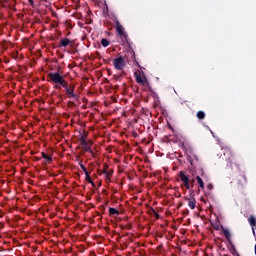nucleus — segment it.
Here are the masks:
<instances>
[{"mask_svg":"<svg viewBox=\"0 0 256 256\" xmlns=\"http://www.w3.org/2000/svg\"><path fill=\"white\" fill-rule=\"evenodd\" d=\"M48 77L55 85H61V87L66 86L67 81H65V78L59 72L49 73Z\"/></svg>","mask_w":256,"mask_h":256,"instance_id":"f257e3e1","label":"nucleus"},{"mask_svg":"<svg viewBox=\"0 0 256 256\" xmlns=\"http://www.w3.org/2000/svg\"><path fill=\"white\" fill-rule=\"evenodd\" d=\"M113 65L115 69H117V71L123 70V68L125 67V58H123V56L115 58L113 60Z\"/></svg>","mask_w":256,"mask_h":256,"instance_id":"f03ea898","label":"nucleus"},{"mask_svg":"<svg viewBox=\"0 0 256 256\" xmlns=\"http://www.w3.org/2000/svg\"><path fill=\"white\" fill-rule=\"evenodd\" d=\"M65 85H66V86H62V87L65 89V91H66L68 97H70V98H72V99H77V96H76V94H75V86H71V85L69 86V85L67 84V82L65 83Z\"/></svg>","mask_w":256,"mask_h":256,"instance_id":"7ed1b4c3","label":"nucleus"},{"mask_svg":"<svg viewBox=\"0 0 256 256\" xmlns=\"http://www.w3.org/2000/svg\"><path fill=\"white\" fill-rule=\"evenodd\" d=\"M116 31H117L119 37H121V39H123L124 41L127 40V33H125V28H123V26L121 24L117 23Z\"/></svg>","mask_w":256,"mask_h":256,"instance_id":"20e7f679","label":"nucleus"},{"mask_svg":"<svg viewBox=\"0 0 256 256\" xmlns=\"http://www.w3.org/2000/svg\"><path fill=\"white\" fill-rule=\"evenodd\" d=\"M116 31H117L119 37H121V39H123L124 41L127 40V33H125V28H123V26L121 24L117 23Z\"/></svg>","mask_w":256,"mask_h":256,"instance_id":"39448f33","label":"nucleus"},{"mask_svg":"<svg viewBox=\"0 0 256 256\" xmlns=\"http://www.w3.org/2000/svg\"><path fill=\"white\" fill-rule=\"evenodd\" d=\"M186 201H188V207H190V209H195L197 201L195 200L194 197H186Z\"/></svg>","mask_w":256,"mask_h":256,"instance_id":"423d86ee","label":"nucleus"},{"mask_svg":"<svg viewBox=\"0 0 256 256\" xmlns=\"http://www.w3.org/2000/svg\"><path fill=\"white\" fill-rule=\"evenodd\" d=\"M223 235L226 237V239H228V241L231 239V232L229 231V229L227 228H223Z\"/></svg>","mask_w":256,"mask_h":256,"instance_id":"0eeeda50","label":"nucleus"},{"mask_svg":"<svg viewBox=\"0 0 256 256\" xmlns=\"http://www.w3.org/2000/svg\"><path fill=\"white\" fill-rule=\"evenodd\" d=\"M180 179L183 181V183L189 182V177H187V175H185L183 172H180Z\"/></svg>","mask_w":256,"mask_h":256,"instance_id":"6e6552de","label":"nucleus"},{"mask_svg":"<svg viewBox=\"0 0 256 256\" xmlns=\"http://www.w3.org/2000/svg\"><path fill=\"white\" fill-rule=\"evenodd\" d=\"M70 43H71V40H69L68 38H65V39L61 40L60 45L62 47H67V45H69Z\"/></svg>","mask_w":256,"mask_h":256,"instance_id":"1a4fd4ad","label":"nucleus"},{"mask_svg":"<svg viewBox=\"0 0 256 256\" xmlns=\"http://www.w3.org/2000/svg\"><path fill=\"white\" fill-rule=\"evenodd\" d=\"M196 180H197V183L200 185L201 189H204L205 184L203 183V179H201V177L197 176Z\"/></svg>","mask_w":256,"mask_h":256,"instance_id":"9d476101","label":"nucleus"},{"mask_svg":"<svg viewBox=\"0 0 256 256\" xmlns=\"http://www.w3.org/2000/svg\"><path fill=\"white\" fill-rule=\"evenodd\" d=\"M110 215H119V210L115 208H109Z\"/></svg>","mask_w":256,"mask_h":256,"instance_id":"9b49d317","label":"nucleus"},{"mask_svg":"<svg viewBox=\"0 0 256 256\" xmlns=\"http://www.w3.org/2000/svg\"><path fill=\"white\" fill-rule=\"evenodd\" d=\"M250 225H252V227H255L256 225V219L255 217L251 216L249 219H248Z\"/></svg>","mask_w":256,"mask_h":256,"instance_id":"f8f14e48","label":"nucleus"},{"mask_svg":"<svg viewBox=\"0 0 256 256\" xmlns=\"http://www.w3.org/2000/svg\"><path fill=\"white\" fill-rule=\"evenodd\" d=\"M196 115L199 119H205V112L203 111H198Z\"/></svg>","mask_w":256,"mask_h":256,"instance_id":"ddd939ff","label":"nucleus"},{"mask_svg":"<svg viewBox=\"0 0 256 256\" xmlns=\"http://www.w3.org/2000/svg\"><path fill=\"white\" fill-rule=\"evenodd\" d=\"M101 43H102V46H103V47H109V40H107V39H102Z\"/></svg>","mask_w":256,"mask_h":256,"instance_id":"4468645a","label":"nucleus"},{"mask_svg":"<svg viewBox=\"0 0 256 256\" xmlns=\"http://www.w3.org/2000/svg\"><path fill=\"white\" fill-rule=\"evenodd\" d=\"M80 167H81L82 171L85 173V175H87V177H89V172L87 171V168H85V165L80 164Z\"/></svg>","mask_w":256,"mask_h":256,"instance_id":"2eb2a0df","label":"nucleus"},{"mask_svg":"<svg viewBox=\"0 0 256 256\" xmlns=\"http://www.w3.org/2000/svg\"><path fill=\"white\" fill-rule=\"evenodd\" d=\"M136 81L137 83H140L141 85H143L145 83V81L143 80V78H141L140 76L136 77Z\"/></svg>","mask_w":256,"mask_h":256,"instance_id":"dca6fc26","label":"nucleus"},{"mask_svg":"<svg viewBox=\"0 0 256 256\" xmlns=\"http://www.w3.org/2000/svg\"><path fill=\"white\" fill-rule=\"evenodd\" d=\"M43 159H46L47 161H51V156L47 155L46 153H42Z\"/></svg>","mask_w":256,"mask_h":256,"instance_id":"f3484780","label":"nucleus"},{"mask_svg":"<svg viewBox=\"0 0 256 256\" xmlns=\"http://www.w3.org/2000/svg\"><path fill=\"white\" fill-rule=\"evenodd\" d=\"M81 143H82L83 147H87V140H85V138L82 137Z\"/></svg>","mask_w":256,"mask_h":256,"instance_id":"a211bd4d","label":"nucleus"},{"mask_svg":"<svg viewBox=\"0 0 256 256\" xmlns=\"http://www.w3.org/2000/svg\"><path fill=\"white\" fill-rule=\"evenodd\" d=\"M86 180H87L89 183H92V184H93V180H91V176H89V174H88V176L86 175Z\"/></svg>","mask_w":256,"mask_h":256,"instance_id":"6ab92c4d","label":"nucleus"},{"mask_svg":"<svg viewBox=\"0 0 256 256\" xmlns=\"http://www.w3.org/2000/svg\"><path fill=\"white\" fill-rule=\"evenodd\" d=\"M104 174H106L107 179H109V177H111V173L107 172V170L104 171Z\"/></svg>","mask_w":256,"mask_h":256,"instance_id":"aec40b11","label":"nucleus"},{"mask_svg":"<svg viewBox=\"0 0 256 256\" xmlns=\"http://www.w3.org/2000/svg\"><path fill=\"white\" fill-rule=\"evenodd\" d=\"M83 149H85V151H90L91 148L89 147V145L87 144V146H83Z\"/></svg>","mask_w":256,"mask_h":256,"instance_id":"412c9836","label":"nucleus"},{"mask_svg":"<svg viewBox=\"0 0 256 256\" xmlns=\"http://www.w3.org/2000/svg\"><path fill=\"white\" fill-rule=\"evenodd\" d=\"M184 185H185L186 189H190L189 181L188 182H184Z\"/></svg>","mask_w":256,"mask_h":256,"instance_id":"4be33fe9","label":"nucleus"},{"mask_svg":"<svg viewBox=\"0 0 256 256\" xmlns=\"http://www.w3.org/2000/svg\"><path fill=\"white\" fill-rule=\"evenodd\" d=\"M31 5H33V0H28Z\"/></svg>","mask_w":256,"mask_h":256,"instance_id":"5701e85b","label":"nucleus"},{"mask_svg":"<svg viewBox=\"0 0 256 256\" xmlns=\"http://www.w3.org/2000/svg\"><path fill=\"white\" fill-rule=\"evenodd\" d=\"M214 229H216L217 231H219V226L214 227Z\"/></svg>","mask_w":256,"mask_h":256,"instance_id":"b1692460","label":"nucleus"}]
</instances>
